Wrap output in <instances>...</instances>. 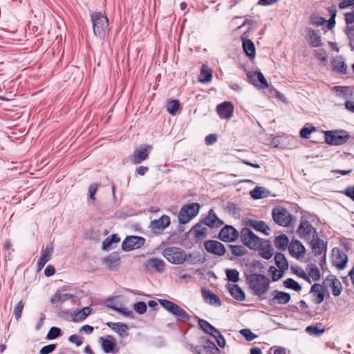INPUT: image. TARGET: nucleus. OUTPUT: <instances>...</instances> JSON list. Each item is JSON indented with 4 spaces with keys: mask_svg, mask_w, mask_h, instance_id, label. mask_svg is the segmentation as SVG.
Returning <instances> with one entry per match:
<instances>
[{
    "mask_svg": "<svg viewBox=\"0 0 354 354\" xmlns=\"http://www.w3.org/2000/svg\"><path fill=\"white\" fill-rule=\"evenodd\" d=\"M245 278L252 294L260 300L265 299L264 295L270 288V279L263 273L248 274Z\"/></svg>",
    "mask_w": 354,
    "mask_h": 354,
    "instance_id": "nucleus-1",
    "label": "nucleus"
},
{
    "mask_svg": "<svg viewBox=\"0 0 354 354\" xmlns=\"http://www.w3.org/2000/svg\"><path fill=\"white\" fill-rule=\"evenodd\" d=\"M91 18L95 35L101 39H104L109 28L107 17L100 12H95L91 14Z\"/></svg>",
    "mask_w": 354,
    "mask_h": 354,
    "instance_id": "nucleus-2",
    "label": "nucleus"
},
{
    "mask_svg": "<svg viewBox=\"0 0 354 354\" xmlns=\"http://www.w3.org/2000/svg\"><path fill=\"white\" fill-rule=\"evenodd\" d=\"M158 301L161 306L176 317L177 321L187 322L190 319V315L176 304L167 299H159Z\"/></svg>",
    "mask_w": 354,
    "mask_h": 354,
    "instance_id": "nucleus-3",
    "label": "nucleus"
},
{
    "mask_svg": "<svg viewBox=\"0 0 354 354\" xmlns=\"http://www.w3.org/2000/svg\"><path fill=\"white\" fill-rule=\"evenodd\" d=\"M240 239L244 245L254 250H257L258 248L261 247L263 241L247 227L241 229Z\"/></svg>",
    "mask_w": 354,
    "mask_h": 354,
    "instance_id": "nucleus-4",
    "label": "nucleus"
},
{
    "mask_svg": "<svg viewBox=\"0 0 354 354\" xmlns=\"http://www.w3.org/2000/svg\"><path fill=\"white\" fill-rule=\"evenodd\" d=\"M325 142L330 145H342L351 138L349 133L345 130L324 131Z\"/></svg>",
    "mask_w": 354,
    "mask_h": 354,
    "instance_id": "nucleus-5",
    "label": "nucleus"
},
{
    "mask_svg": "<svg viewBox=\"0 0 354 354\" xmlns=\"http://www.w3.org/2000/svg\"><path fill=\"white\" fill-rule=\"evenodd\" d=\"M200 207V205L198 203L184 205L178 214V222L180 224L189 223L194 217L198 215Z\"/></svg>",
    "mask_w": 354,
    "mask_h": 354,
    "instance_id": "nucleus-6",
    "label": "nucleus"
},
{
    "mask_svg": "<svg viewBox=\"0 0 354 354\" xmlns=\"http://www.w3.org/2000/svg\"><path fill=\"white\" fill-rule=\"evenodd\" d=\"M162 255L168 261L174 264H182L187 259V254L182 249L168 247L164 249Z\"/></svg>",
    "mask_w": 354,
    "mask_h": 354,
    "instance_id": "nucleus-7",
    "label": "nucleus"
},
{
    "mask_svg": "<svg viewBox=\"0 0 354 354\" xmlns=\"http://www.w3.org/2000/svg\"><path fill=\"white\" fill-rule=\"evenodd\" d=\"M272 217L276 224L283 227L289 226L292 219V216L288 209L281 206L272 209Z\"/></svg>",
    "mask_w": 354,
    "mask_h": 354,
    "instance_id": "nucleus-8",
    "label": "nucleus"
},
{
    "mask_svg": "<svg viewBox=\"0 0 354 354\" xmlns=\"http://www.w3.org/2000/svg\"><path fill=\"white\" fill-rule=\"evenodd\" d=\"M152 146L149 145H142L136 149L131 156V161L133 164L138 165L149 158V155L152 150Z\"/></svg>",
    "mask_w": 354,
    "mask_h": 354,
    "instance_id": "nucleus-9",
    "label": "nucleus"
},
{
    "mask_svg": "<svg viewBox=\"0 0 354 354\" xmlns=\"http://www.w3.org/2000/svg\"><path fill=\"white\" fill-rule=\"evenodd\" d=\"M145 243V239L138 236H128L122 243V249L124 251H131L142 247Z\"/></svg>",
    "mask_w": 354,
    "mask_h": 354,
    "instance_id": "nucleus-10",
    "label": "nucleus"
},
{
    "mask_svg": "<svg viewBox=\"0 0 354 354\" xmlns=\"http://www.w3.org/2000/svg\"><path fill=\"white\" fill-rule=\"evenodd\" d=\"M240 236V232L232 225H226L218 233V238L225 242L235 241Z\"/></svg>",
    "mask_w": 354,
    "mask_h": 354,
    "instance_id": "nucleus-11",
    "label": "nucleus"
},
{
    "mask_svg": "<svg viewBox=\"0 0 354 354\" xmlns=\"http://www.w3.org/2000/svg\"><path fill=\"white\" fill-rule=\"evenodd\" d=\"M247 77L249 82L257 88L261 89L269 87L266 79L260 71H248Z\"/></svg>",
    "mask_w": 354,
    "mask_h": 354,
    "instance_id": "nucleus-12",
    "label": "nucleus"
},
{
    "mask_svg": "<svg viewBox=\"0 0 354 354\" xmlns=\"http://www.w3.org/2000/svg\"><path fill=\"white\" fill-rule=\"evenodd\" d=\"M169 225L170 218L167 215H162L158 219L150 222L151 230L156 234H160Z\"/></svg>",
    "mask_w": 354,
    "mask_h": 354,
    "instance_id": "nucleus-13",
    "label": "nucleus"
},
{
    "mask_svg": "<svg viewBox=\"0 0 354 354\" xmlns=\"http://www.w3.org/2000/svg\"><path fill=\"white\" fill-rule=\"evenodd\" d=\"M99 342L101 344L102 349L105 353H118V350L116 348L117 342L113 336L109 335L105 337H100Z\"/></svg>",
    "mask_w": 354,
    "mask_h": 354,
    "instance_id": "nucleus-14",
    "label": "nucleus"
},
{
    "mask_svg": "<svg viewBox=\"0 0 354 354\" xmlns=\"http://www.w3.org/2000/svg\"><path fill=\"white\" fill-rule=\"evenodd\" d=\"M194 352L197 354H218L220 351L212 341L205 339L202 345L194 348Z\"/></svg>",
    "mask_w": 354,
    "mask_h": 354,
    "instance_id": "nucleus-15",
    "label": "nucleus"
},
{
    "mask_svg": "<svg viewBox=\"0 0 354 354\" xmlns=\"http://www.w3.org/2000/svg\"><path fill=\"white\" fill-rule=\"evenodd\" d=\"M332 259L333 265L341 270L346 267L348 262V257L338 248H334L332 250Z\"/></svg>",
    "mask_w": 354,
    "mask_h": 354,
    "instance_id": "nucleus-16",
    "label": "nucleus"
},
{
    "mask_svg": "<svg viewBox=\"0 0 354 354\" xmlns=\"http://www.w3.org/2000/svg\"><path fill=\"white\" fill-rule=\"evenodd\" d=\"M204 247L208 252L217 256L224 255L226 251L225 245L215 240L206 241L204 243Z\"/></svg>",
    "mask_w": 354,
    "mask_h": 354,
    "instance_id": "nucleus-17",
    "label": "nucleus"
},
{
    "mask_svg": "<svg viewBox=\"0 0 354 354\" xmlns=\"http://www.w3.org/2000/svg\"><path fill=\"white\" fill-rule=\"evenodd\" d=\"M297 232L301 239H309L311 234H317L316 229L306 220H301Z\"/></svg>",
    "mask_w": 354,
    "mask_h": 354,
    "instance_id": "nucleus-18",
    "label": "nucleus"
},
{
    "mask_svg": "<svg viewBox=\"0 0 354 354\" xmlns=\"http://www.w3.org/2000/svg\"><path fill=\"white\" fill-rule=\"evenodd\" d=\"M311 249L315 256H319L323 253H326L327 243L319 239L317 234L313 235V239L310 241Z\"/></svg>",
    "mask_w": 354,
    "mask_h": 354,
    "instance_id": "nucleus-19",
    "label": "nucleus"
},
{
    "mask_svg": "<svg viewBox=\"0 0 354 354\" xmlns=\"http://www.w3.org/2000/svg\"><path fill=\"white\" fill-rule=\"evenodd\" d=\"M272 294L274 297L268 300V304L270 306L275 304L284 305L288 304L291 299L290 295L286 292L275 290L272 292Z\"/></svg>",
    "mask_w": 354,
    "mask_h": 354,
    "instance_id": "nucleus-20",
    "label": "nucleus"
},
{
    "mask_svg": "<svg viewBox=\"0 0 354 354\" xmlns=\"http://www.w3.org/2000/svg\"><path fill=\"white\" fill-rule=\"evenodd\" d=\"M216 111L222 119H230L232 117L234 106L230 102H224L216 106Z\"/></svg>",
    "mask_w": 354,
    "mask_h": 354,
    "instance_id": "nucleus-21",
    "label": "nucleus"
},
{
    "mask_svg": "<svg viewBox=\"0 0 354 354\" xmlns=\"http://www.w3.org/2000/svg\"><path fill=\"white\" fill-rule=\"evenodd\" d=\"M201 223L212 228H218L223 224V221L217 217L212 209L209 210L208 216L201 220Z\"/></svg>",
    "mask_w": 354,
    "mask_h": 354,
    "instance_id": "nucleus-22",
    "label": "nucleus"
},
{
    "mask_svg": "<svg viewBox=\"0 0 354 354\" xmlns=\"http://www.w3.org/2000/svg\"><path fill=\"white\" fill-rule=\"evenodd\" d=\"M245 225L254 228L256 231L263 233L266 235H268V230H270L269 226L263 221H257L254 219H247L245 221Z\"/></svg>",
    "mask_w": 354,
    "mask_h": 354,
    "instance_id": "nucleus-23",
    "label": "nucleus"
},
{
    "mask_svg": "<svg viewBox=\"0 0 354 354\" xmlns=\"http://www.w3.org/2000/svg\"><path fill=\"white\" fill-rule=\"evenodd\" d=\"M288 250L290 255L295 258L304 256L306 252L305 247L298 240L292 241L289 245Z\"/></svg>",
    "mask_w": 354,
    "mask_h": 354,
    "instance_id": "nucleus-24",
    "label": "nucleus"
},
{
    "mask_svg": "<svg viewBox=\"0 0 354 354\" xmlns=\"http://www.w3.org/2000/svg\"><path fill=\"white\" fill-rule=\"evenodd\" d=\"M102 263L109 270H113L120 264V257L118 252H112L102 259Z\"/></svg>",
    "mask_w": 354,
    "mask_h": 354,
    "instance_id": "nucleus-25",
    "label": "nucleus"
},
{
    "mask_svg": "<svg viewBox=\"0 0 354 354\" xmlns=\"http://www.w3.org/2000/svg\"><path fill=\"white\" fill-rule=\"evenodd\" d=\"M106 325L117 333L120 337L123 338L128 335L129 326L127 324L122 322H109Z\"/></svg>",
    "mask_w": 354,
    "mask_h": 354,
    "instance_id": "nucleus-26",
    "label": "nucleus"
},
{
    "mask_svg": "<svg viewBox=\"0 0 354 354\" xmlns=\"http://www.w3.org/2000/svg\"><path fill=\"white\" fill-rule=\"evenodd\" d=\"M247 270L244 272V277L251 274H259L264 272L263 263L258 260H253L249 264H246Z\"/></svg>",
    "mask_w": 354,
    "mask_h": 354,
    "instance_id": "nucleus-27",
    "label": "nucleus"
},
{
    "mask_svg": "<svg viewBox=\"0 0 354 354\" xmlns=\"http://www.w3.org/2000/svg\"><path fill=\"white\" fill-rule=\"evenodd\" d=\"M257 250H259V255L265 259L268 260L273 255L272 245L269 240L262 241L261 247L258 248Z\"/></svg>",
    "mask_w": 354,
    "mask_h": 354,
    "instance_id": "nucleus-28",
    "label": "nucleus"
},
{
    "mask_svg": "<svg viewBox=\"0 0 354 354\" xmlns=\"http://www.w3.org/2000/svg\"><path fill=\"white\" fill-rule=\"evenodd\" d=\"M227 290L230 295L236 300L243 301L245 299V295L241 288L236 284H227Z\"/></svg>",
    "mask_w": 354,
    "mask_h": 354,
    "instance_id": "nucleus-29",
    "label": "nucleus"
},
{
    "mask_svg": "<svg viewBox=\"0 0 354 354\" xmlns=\"http://www.w3.org/2000/svg\"><path fill=\"white\" fill-rule=\"evenodd\" d=\"M326 281H329L328 286L332 289L333 295L335 297L339 296L342 291V286L340 281L333 274L327 277Z\"/></svg>",
    "mask_w": 354,
    "mask_h": 354,
    "instance_id": "nucleus-30",
    "label": "nucleus"
},
{
    "mask_svg": "<svg viewBox=\"0 0 354 354\" xmlns=\"http://www.w3.org/2000/svg\"><path fill=\"white\" fill-rule=\"evenodd\" d=\"M310 293H313L316 297L314 299L315 304H321L325 296V288L319 283H314L310 288Z\"/></svg>",
    "mask_w": 354,
    "mask_h": 354,
    "instance_id": "nucleus-31",
    "label": "nucleus"
},
{
    "mask_svg": "<svg viewBox=\"0 0 354 354\" xmlns=\"http://www.w3.org/2000/svg\"><path fill=\"white\" fill-rule=\"evenodd\" d=\"M202 295L205 300L211 305H216L220 306L221 305L219 297L212 292L205 288L201 289Z\"/></svg>",
    "mask_w": 354,
    "mask_h": 354,
    "instance_id": "nucleus-32",
    "label": "nucleus"
},
{
    "mask_svg": "<svg viewBox=\"0 0 354 354\" xmlns=\"http://www.w3.org/2000/svg\"><path fill=\"white\" fill-rule=\"evenodd\" d=\"M91 313V308L90 307H84L80 310L75 311L71 315L72 321L74 322H82Z\"/></svg>",
    "mask_w": 354,
    "mask_h": 354,
    "instance_id": "nucleus-33",
    "label": "nucleus"
},
{
    "mask_svg": "<svg viewBox=\"0 0 354 354\" xmlns=\"http://www.w3.org/2000/svg\"><path fill=\"white\" fill-rule=\"evenodd\" d=\"M198 325L201 328L204 332L210 335L213 337L215 336V334H218V330L214 326L210 324L207 321L202 319H198Z\"/></svg>",
    "mask_w": 354,
    "mask_h": 354,
    "instance_id": "nucleus-34",
    "label": "nucleus"
},
{
    "mask_svg": "<svg viewBox=\"0 0 354 354\" xmlns=\"http://www.w3.org/2000/svg\"><path fill=\"white\" fill-rule=\"evenodd\" d=\"M243 48L250 58L255 57V46L252 40L246 38L242 39Z\"/></svg>",
    "mask_w": 354,
    "mask_h": 354,
    "instance_id": "nucleus-35",
    "label": "nucleus"
},
{
    "mask_svg": "<svg viewBox=\"0 0 354 354\" xmlns=\"http://www.w3.org/2000/svg\"><path fill=\"white\" fill-rule=\"evenodd\" d=\"M274 261L276 266L282 272H284L288 268V263L283 254L281 252H277L274 255Z\"/></svg>",
    "mask_w": 354,
    "mask_h": 354,
    "instance_id": "nucleus-36",
    "label": "nucleus"
},
{
    "mask_svg": "<svg viewBox=\"0 0 354 354\" xmlns=\"http://www.w3.org/2000/svg\"><path fill=\"white\" fill-rule=\"evenodd\" d=\"M212 70L209 68L207 66L203 64L202 66L200 75H199V82L202 83H207L212 80Z\"/></svg>",
    "mask_w": 354,
    "mask_h": 354,
    "instance_id": "nucleus-37",
    "label": "nucleus"
},
{
    "mask_svg": "<svg viewBox=\"0 0 354 354\" xmlns=\"http://www.w3.org/2000/svg\"><path fill=\"white\" fill-rule=\"evenodd\" d=\"M289 243L288 236L285 234L277 236L274 239L275 247L279 250H285Z\"/></svg>",
    "mask_w": 354,
    "mask_h": 354,
    "instance_id": "nucleus-38",
    "label": "nucleus"
},
{
    "mask_svg": "<svg viewBox=\"0 0 354 354\" xmlns=\"http://www.w3.org/2000/svg\"><path fill=\"white\" fill-rule=\"evenodd\" d=\"M147 264L157 272H162L165 268V262L158 258H151L147 261Z\"/></svg>",
    "mask_w": 354,
    "mask_h": 354,
    "instance_id": "nucleus-39",
    "label": "nucleus"
},
{
    "mask_svg": "<svg viewBox=\"0 0 354 354\" xmlns=\"http://www.w3.org/2000/svg\"><path fill=\"white\" fill-rule=\"evenodd\" d=\"M120 241V237L116 234H113L103 241L102 249L103 250H109L111 249L113 243H118Z\"/></svg>",
    "mask_w": 354,
    "mask_h": 354,
    "instance_id": "nucleus-40",
    "label": "nucleus"
},
{
    "mask_svg": "<svg viewBox=\"0 0 354 354\" xmlns=\"http://www.w3.org/2000/svg\"><path fill=\"white\" fill-rule=\"evenodd\" d=\"M308 37L310 39V44L313 47H319L322 45L321 37L315 30L309 29Z\"/></svg>",
    "mask_w": 354,
    "mask_h": 354,
    "instance_id": "nucleus-41",
    "label": "nucleus"
},
{
    "mask_svg": "<svg viewBox=\"0 0 354 354\" xmlns=\"http://www.w3.org/2000/svg\"><path fill=\"white\" fill-rule=\"evenodd\" d=\"M333 66L335 70L340 73L345 74L346 73L347 66L342 57H337L333 61Z\"/></svg>",
    "mask_w": 354,
    "mask_h": 354,
    "instance_id": "nucleus-42",
    "label": "nucleus"
},
{
    "mask_svg": "<svg viewBox=\"0 0 354 354\" xmlns=\"http://www.w3.org/2000/svg\"><path fill=\"white\" fill-rule=\"evenodd\" d=\"M232 254L235 257H242L247 254L245 248L241 245H229Z\"/></svg>",
    "mask_w": 354,
    "mask_h": 354,
    "instance_id": "nucleus-43",
    "label": "nucleus"
},
{
    "mask_svg": "<svg viewBox=\"0 0 354 354\" xmlns=\"http://www.w3.org/2000/svg\"><path fill=\"white\" fill-rule=\"evenodd\" d=\"M180 104L178 100H170L167 104V111L172 115H174L176 113V112L180 109Z\"/></svg>",
    "mask_w": 354,
    "mask_h": 354,
    "instance_id": "nucleus-44",
    "label": "nucleus"
},
{
    "mask_svg": "<svg viewBox=\"0 0 354 354\" xmlns=\"http://www.w3.org/2000/svg\"><path fill=\"white\" fill-rule=\"evenodd\" d=\"M284 287L288 289L294 290L295 291L299 292L301 290V286L293 279L288 278L283 282Z\"/></svg>",
    "mask_w": 354,
    "mask_h": 354,
    "instance_id": "nucleus-45",
    "label": "nucleus"
},
{
    "mask_svg": "<svg viewBox=\"0 0 354 354\" xmlns=\"http://www.w3.org/2000/svg\"><path fill=\"white\" fill-rule=\"evenodd\" d=\"M225 274L229 281L236 283L239 281V272L236 269H226Z\"/></svg>",
    "mask_w": 354,
    "mask_h": 354,
    "instance_id": "nucleus-46",
    "label": "nucleus"
},
{
    "mask_svg": "<svg viewBox=\"0 0 354 354\" xmlns=\"http://www.w3.org/2000/svg\"><path fill=\"white\" fill-rule=\"evenodd\" d=\"M345 16V22L346 26L344 28V32L347 34L348 29L349 28H354V11L350 12H346L344 14Z\"/></svg>",
    "mask_w": 354,
    "mask_h": 354,
    "instance_id": "nucleus-47",
    "label": "nucleus"
},
{
    "mask_svg": "<svg viewBox=\"0 0 354 354\" xmlns=\"http://www.w3.org/2000/svg\"><path fill=\"white\" fill-rule=\"evenodd\" d=\"M308 277H311L314 281H318L320 279V272L315 264L308 266Z\"/></svg>",
    "mask_w": 354,
    "mask_h": 354,
    "instance_id": "nucleus-48",
    "label": "nucleus"
},
{
    "mask_svg": "<svg viewBox=\"0 0 354 354\" xmlns=\"http://www.w3.org/2000/svg\"><path fill=\"white\" fill-rule=\"evenodd\" d=\"M328 11L330 14V19L326 21L328 22L327 28L329 30H331L334 28L335 25V17H336V9L335 6L328 8Z\"/></svg>",
    "mask_w": 354,
    "mask_h": 354,
    "instance_id": "nucleus-49",
    "label": "nucleus"
},
{
    "mask_svg": "<svg viewBox=\"0 0 354 354\" xmlns=\"http://www.w3.org/2000/svg\"><path fill=\"white\" fill-rule=\"evenodd\" d=\"M62 335V330L59 328L53 326L50 328L46 335L47 339H54Z\"/></svg>",
    "mask_w": 354,
    "mask_h": 354,
    "instance_id": "nucleus-50",
    "label": "nucleus"
},
{
    "mask_svg": "<svg viewBox=\"0 0 354 354\" xmlns=\"http://www.w3.org/2000/svg\"><path fill=\"white\" fill-rule=\"evenodd\" d=\"M326 19L317 14H313L310 16V22L317 26H321L326 23Z\"/></svg>",
    "mask_w": 354,
    "mask_h": 354,
    "instance_id": "nucleus-51",
    "label": "nucleus"
},
{
    "mask_svg": "<svg viewBox=\"0 0 354 354\" xmlns=\"http://www.w3.org/2000/svg\"><path fill=\"white\" fill-rule=\"evenodd\" d=\"M53 252V247L48 246L42 251V254L39 259L47 263L50 260Z\"/></svg>",
    "mask_w": 354,
    "mask_h": 354,
    "instance_id": "nucleus-52",
    "label": "nucleus"
},
{
    "mask_svg": "<svg viewBox=\"0 0 354 354\" xmlns=\"http://www.w3.org/2000/svg\"><path fill=\"white\" fill-rule=\"evenodd\" d=\"M269 272L272 274V279L273 281H277L279 280L283 276V272L281 270L277 271V270L274 266H270L269 268Z\"/></svg>",
    "mask_w": 354,
    "mask_h": 354,
    "instance_id": "nucleus-53",
    "label": "nucleus"
},
{
    "mask_svg": "<svg viewBox=\"0 0 354 354\" xmlns=\"http://www.w3.org/2000/svg\"><path fill=\"white\" fill-rule=\"evenodd\" d=\"M252 198L254 199H259L264 197V188L262 187H255L250 192Z\"/></svg>",
    "mask_w": 354,
    "mask_h": 354,
    "instance_id": "nucleus-54",
    "label": "nucleus"
},
{
    "mask_svg": "<svg viewBox=\"0 0 354 354\" xmlns=\"http://www.w3.org/2000/svg\"><path fill=\"white\" fill-rule=\"evenodd\" d=\"M24 307V303L22 300L18 302L14 309V315L17 321H19L21 317V313Z\"/></svg>",
    "mask_w": 354,
    "mask_h": 354,
    "instance_id": "nucleus-55",
    "label": "nucleus"
},
{
    "mask_svg": "<svg viewBox=\"0 0 354 354\" xmlns=\"http://www.w3.org/2000/svg\"><path fill=\"white\" fill-rule=\"evenodd\" d=\"M316 131V128L313 126H310V127H303L301 130H300V136L302 138H304V139H308L309 138V136L310 134L313 132V131Z\"/></svg>",
    "mask_w": 354,
    "mask_h": 354,
    "instance_id": "nucleus-56",
    "label": "nucleus"
},
{
    "mask_svg": "<svg viewBox=\"0 0 354 354\" xmlns=\"http://www.w3.org/2000/svg\"><path fill=\"white\" fill-rule=\"evenodd\" d=\"M324 328L319 329L317 326H308L306 328V333L313 335H319L324 332Z\"/></svg>",
    "mask_w": 354,
    "mask_h": 354,
    "instance_id": "nucleus-57",
    "label": "nucleus"
},
{
    "mask_svg": "<svg viewBox=\"0 0 354 354\" xmlns=\"http://www.w3.org/2000/svg\"><path fill=\"white\" fill-rule=\"evenodd\" d=\"M133 309L135 310V311L137 313L142 315L147 311V307L145 302L138 301V302L134 304Z\"/></svg>",
    "mask_w": 354,
    "mask_h": 354,
    "instance_id": "nucleus-58",
    "label": "nucleus"
},
{
    "mask_svg": "<svg viewBox=\"0 0 354 354\" xmlns=\"http://www.w3.org/2000/svg\"><path fill=\"white\" fill-rule=\"evenodd\" d=\"M240 333L245 337V339L247 341H252L256 337H257V335L253 333L250 329L248 328H243L240 330Z\"/></svg>",
    "mask_w": 354,
    "mask_h": 354,
    "instance_id": "nucleus-59",
    "label": "nucleus"
},
{
    "mask_svg": "<svg viewBox=\"0 0 354 354\" xmlns=\"http://www.w3.org/2000/svg\"><path fill=\"white\" fill-rule=\"evenodd\" d=\"M187 261L189 264H196L199 263H203V260L201 259V255L198 254H189Z\"/></svg>",
    "mask_w": 354,
    "mask_h": 354,
    "instance_id": "nucleus-60",
    "label": "nucleus"
},
{
    "mask_svg": "<svg viewBox=\"0 0 354 354\" xmlns=\"http://www.w3.org/2000/svg\"><path fill=\"white\" fill-rule=\"evenodd\" d=\"M194 238L197 240L203 239L207 236V229L206 227H203L201 229H198L193 232Z\"/></svg>",
    "mask_w": 354,
    "mask_h": 354,
    "instance_id": "nucleus-61",
    "label": "nucleus"
},
{
    "mask_svg": "<svg viewBox=\"0 0 354 354\" xmlns=\"http://www.w3.org/2000/svg\"><path fill=\"white\" fill-rule=\"evenodd\" d=\"M56 346L55 344L44 346L40 349L39 354H49L55 350Z\"/></svg>",
    "mask_w": 354,
    "mask_h": 354,
    "instance_id": "nucleus-62",
    "label": "nucleus"
},
{
    "mask_svg": "<svg viewBox=\"0 0 354 354\" xmlns=\"http://www.w3.org/2000/svg\"><path fill=\"white\" fill-rule=\"evenodd\" d=\"M346 35L349 40V46L351 50H354V28H349Z\"/></svg>",
    "mask_w": 354,
    "mask_h": 354,
    "instance_id": "nucleus-63",
    "label": "nucleus"
},
{
    "mask_svg": "<svg viewBox=\"0 0 354 354\" xmlns=\"http://www.w3.org/2000/svg\"><path fill=\"white\" fill-rule=\"evenodd\" d=\"M340 193L346 195L354 202V186H348L344 190L341 191Z\"/></svg>",
    "mask_w": 354,
    "mask_h": 354,
    "instance_id": "nucleus-64",
    "label": "nucleus"
}]
</instances>
